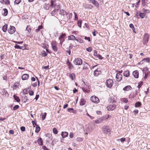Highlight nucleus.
<instances>
[{"label": "nucleus", "mask_w": 150, "mask_h": 150, "mask_svg": "<svg viewBox=\"0 0 150 150\" xmlns=\"http://www.w3.org/2000/svg\"><path fill=\"white\" fill-rule=\"evenodd\" d=\"M115 102H113L112 103L109 105L107 108L108 110H113L116 108V105L115 104Z\"/></svg>", "instance_id": "obj_1"}, {"label": "nucleus", "mask_w": 150, "mask_h": 150, "mask_svg": "<svg viewBox=\"0 0 150 150\" xmlns=\"http://www.w3.org/2000/svg\"><path fill=\"white\" fill-rule=\"evenodd\" d=\"M106 84L108 87L110 88L112 86L113 84V81L111 79H108L106 81Z\"/></svg>", "instance_id": "obj_2"}, {"label": "nucleus", "mask_w": 150, "mask_h": 150, "mask_svg": "<svg viewBox=\"0 0 150 150\" xmlns=\"http://www.w3.org/2000/svg\"><path fill=\"white\" fill-rule=\"evenodd\" d=\"M102 131L105 133L110 134V129L108 126H104L102 128Z\"/></svg>", "instance_id": "obj_3"}, {"label": "nucleus", "mask_w": 150, "mask_h": 150, "mask_svg": "<svg viewBox=\"0 0 150 150\" xmlns=\"http://www.w3.org/2000/svg\"><path fill=\"white\" fill-rule=\"evenodd\" d=\"M74 63L76 65H81L82 64V61L80 58H76L74 61Z\"/></svg>", "instance_id": "obj_4"}, {"label": "nucleus", "mask_w": 150, "mask_h": 150, "mask_svg": "<svg viewBox=\"0 0 150 150\" xmlns=\"http://www.w3.org/2000/svg\"><path fill=\"white\" fill-rule=\"evenodd\" d=\"M66 37V35L65 33H62L59 38V39L60 40V44L61 45H62L63 42L64 41V38Z\"/></svg>", "instance_id": "obj_5"}, {"label": "nucleus", "mask_w": 150, "mask_h": 150, "mask_svg": "<svg viewBox=\"0 0 150 150\" xmlns=\"http://www.w3.org/2000/svg\"><path fill=\"white\" fill-rule=\"evenodd\" d=\"M91 100L93 103H98L99 101V99L95 96H92L91 97Z\"/></svg>", "instance_id": "obj_6"}, {"label": "nucleus", "mask_w": 150, "mask_h": 150, "mask_svg": "<svg viewBox=\"0 0 150 150\" xmlns=\"http://www.w3.org/2000/svg\"><path fill=\"white\" fill-rule=\"evenodd\" d=\"M84 131L85 132H86L85 134H87L88 132H90L92 131V129L90 126L86 125L84 128Z\"/></svg>", "instance_id": "obj_7"}, {"label": "nucleus", "mask_w": 150, "mask_h": 150, "mask_svg": "<svg viewBox=\"0 0 150 150\" xmlns=\"http://www.w3.org/2000/svg\"><path fill=\"white\" fill-rule=\"evenodd\" d=\"M101 73V69L99 67H98L95 69L93 72V75L95 76H97Z\"/></svg>", "instance_id": "obj_8"}, {"label": "nucleus", "mask_w": 150, "mask_h": 150, "mask_svg": "<svg viewBox=\"0 0 150 150\" xmlns=\"http://www.w3.org/2000/svg\"><path fill=\"white\" fill-rule=\"evenodd\" d=\"M15 27L12 26H11L10 28L8 30V33L10 34H13L15 32Z\"/></svg>", "instance_id": "obj_9"}, {"label": "nucleus", "mask_w": 150, "mask_h": 150, "mask_svg": "<svg viewBox=\"0 0 150 150\" xmlns=\"http://www.w3.org/2000/svg\"><path fill=\"white\" fill-rule=\"evenodd\" d=\"M149 35L148 34H145L144 38V44H146L148 41Z\"/></svg>", "instance_id": "obj_10"}, {"label": "nucleus", "mask_w": 150, "mask_h": 150, "mask_svg": "<svg viewBox=\"0 0 150 150\" xmlns=\"http://www.w3.org/2000/svg\"><path fill=\"white\" fill-rule=\"evenodd\" d=\"M116 78L117 81H120L122 78V75L119 73H117L116 76Z\"/></svg>", "instance_id": "obj_11"}, {"label": "nucleus", "mask_w": 150, "mask_h": 150, "mask_svg": "<svg viewBox=\"0 0 150 150\" xmlns=\"http://www.w3.org/2000/svg\"><path fill=\"white\" fill-rule=\"evenodd\" d=\"M59 14L62 15L64 17H65L67 16V13L65 11L62 10H60V11Z\"/></svg>", "instance_id": "obj_12"}, {"label": "nucleus", "mask_w": 150, "mask_h": 150, "mask_svg": "<svg viewBox=\"0 0 150 150\" xmlns=\"http://www.w3.org/2000/svg\"><path fill=\"white\" fill-rule=\"evenodd\" d=\"M103 121L102 117L99 118L94 121L97 124H100L102 123Z\"/></svg>", "instance_id": "obj_13"}, {"label": "nucleus", "mask_w": 150, "mask_h": 150, "mask_svg": "<svg viewBox=\"0 0 150 150\" xmlns=\"http://www.w3.org/2000/svg\"><path fill=\"white\" fill-rule=\"evenodd\" d=\"M137 90H136L135 92L131 93L129 96V98H132L135 97L137 95Z\"/></svg>", "instance_id": "obj_14"}, {"label": "nucleus", "mask_w": 150, "mask_h": 150, "mask_svg": "<svg viewBox=\"0 0 150 150\" xmlns=\"http://www.w3.org/2000/svg\"><path fill=\"white\" fill-rule=\"evenodd\" d=\"M68 40H75L76 41H78V39H76L75 37L73 35H71L70 36H69L68 37Z\"/></svg>", "instance_id": "obj_15"}, {"label": "nucleus", "mask_w": 150, "mask_h": 150, "mask_svg": "<svg viewBox=\"0 0 150 150\" xmlns=\"http://www.w3.org/2000/svg\"><path fill=\"white\" fill-rule=\"evenodd\" d=\"M132 74L136 78H137L139 77V73L138 71L137 70H135L133 72Z\"/></svg>", "instance_id": "obj_16"}, {"label": "nucleus", "mask_w": 150, "mask_h": 150, "mask_svg": "<svg viewBox=\"0 0 150 150\" xmlns=\"http://www.w3.org/2000/svg\"><path fill=\"white\" fill-rule=\"evenodd\" d=\"M29 77V76L28 74H24L22 76V79L23 80H26Z\"/></svg>", "instance_id": "obj_17"}, {"label": "nucleus", "mask_w": 150, "mask_h": 150, "mask_svg": "<svg viewBox=\"0 0 150 150\" xmlns=\"http://www.w3.org/2000/svg\"><path fill=\"white\" fill-rule=\"evenodd\" d=\"M55 42L54 41H53L52 43V48L54 51H57V47L55 45Z\"/></svg>", "instance_id": "obj_18"}, {"label": "nucleus", "mask_w": 150, "mask_h": 150, "mask_svg": "<svg viewBox=\"0 0 150 150\" xmlns=\"http://www.w3.org/2000/svg\"><path fill=\"white\" fill-rule=\"evenodd\" d=\"M0 2L3 4L8 5L9 4V2L8 0H1Z\"/></svg>", "instance_id": "obj_19"}, {"label": "nucleus", "mask_w": 150, "mask_h": 150, "mask_svg": "<svg viewBox=\"0 0 150 150\" xmlns=\"http://www.w3.org/2000/svg\"><path fill=\"white\" fill-rule=\"evenodd\" d=\"M111 117V116L109 115H106L102 117V118L103 120H107L108 118Z\"/></svg>", "instance_id": "obj_20"}, {"label": "nucleus", "mask_w": 150, "mask_h": 150, "mask_svg": "<svg viewBox=\"0 0 150 150\" xmlns=\"http://www.w3.org/2000/svg\"><path fill=\"white\" fill-rule=\"evenodd\" d=\"M132 87L130 86H127L123 88V90L125 91H128L131 90Z\"/></svg>", "instance_id": "obj_21"}, {"label": "nucleus", "mask_w": 150, "mask_h": 150, "mask_svg": "<svg viewBox=\"0 0 150 150\" xmlns=\"http://www.w3.org/2000/svg\"><path fill=\"white\" fill-rule=\"evenodd\" d=\"M68 133L67 132H62L61 135L63 138H65L68 136Z\"/></svg>", "instance_id": "obj_22"}, {"label": "nucleus", "mask_w": 150, "mask_h": 150, "mask_svg": "<svg viewBox=\"0 0 150 150\" xmlns=\"http://www.w3.org/2000/svg\"><path fill=\"white\" fill-rule=\"evenodd\" d=\"M124 75L126 77H128L129 76V71H124L123 73Z\"/></svg>", "instance_id": "obj_23"}, {"label": "nucleus", "mask_w": 150, "mask_h": 150, "mask_svg": "<svg viewBox=\"0 0 150 150\" xmlns=\"http://www.w3.org/2000/svg\"><path fill=\"white\" fill-rule=\"evenodd\" d=\"M86 103V101L83 98L81 99L80 104L81 105H85Z\"/></svg>", "instance_id": "obj_24"}, {"label": "nucleus", "mask_w": 150, "mask_h": 150, "mask_svg": "<svg viewBox=\"0 0 150 150\" xmlns=\"http://www.w3.org/2000/svg\"><path fill=\"white\" fill-rule=\"evenodd\" d=\"M91 3L93 4L96 7H98V2H95L94 0H89Z\"/></svg>", "instance_id": "obj_25"}, {"label": "nucleus", "mask_w": 150, "mask_h": 150, "mask_svg": "<svg viewBox=\"0 0 150 150\" xmlns=\"http://www.w3.org/2000/svg\"><path fill=\"white\" fill-rule=\"evenodd\" d=\"M50 5L49 4L46 3L44 6V8L45 10H47L49 9Z\"/></svg>", "instance_id": "obj_26"}, {"label": "nucleus", "mask_w": 150, "mask_h": 150, "mask_svg": "<svg viewBox=\"0 0 150 150\" xmlns=\"http://www.w3.org/2000/svg\"><path fill=\"white\" fill-rule=\"evenodd\" d=\"M3 12L2 13V14L3 16H6L8 13V11L7 10L6 8H4L3 9Z\"/></svg>", "instance_id": "obj_27"}, {"label": "nucleus", "mask_w": 150, "mask_h": 150, "mask_svg": "<svg viewBox=\"0 0 150 150\" xmlns=\"http://www.w3.org/2000/svg\"><path fill=\"white\" fill-rule=\"evenodd\" d=\"M46 115L47 113L46 112L42 113L41 114V115L42 116V120H43L45 119Z\"/></svg>", "instance_id": "obj_28"}, {"label": "nucleus", "mask_w": 150, "mask_h": 150, "mask_svg": "<svg viewBox=\"0 0 150 150\" xmlns=\"http://www.w3.org/2000/svg\"><path fill=\"white\" fill-rule=\"evenodd\" d=\"M56 5L55 1L53 0L51 1V6L52 7H55Z\"/></svg>", "instance_id": "obj_29"}, {"label": "nucleus", "mask_w": 150, "mask_h": 150, "mask_svg": "<svg viewBox=\"0 0 150 150\" xmlns=\"http://www.w3.org/2000/svg\"><path fill=\"white\" fill-rule=\"evenodd\" d=\"M67 74L68 75L69 74V77L72 80H73L74 79V77L75 76V75L74 74H71L70 73H69Z\"/></svg>", "instance_id": "obj_30"}, {"label": "nucleus", "mask_w": 150, "mask_h": 150, "mask_svg": "<svg viewBox=\"0 0 150 150\" xmlns=\"http://www.w3.org/2000/svg\"><path fill=\"white\" fill-rule=\"evenodd\" d=\"M7 25L5 24L2 27V29L4 32H5L7 30Z\"/></svg>", "instance_id": "obj_31"}, {"label": "nucleus", "mask_w": 150, "mask_h": 150, "mask_svg": "<svg viewBox=\"0 0 150 150\" xmlns=\"http://www.w3.org/2000/svg\"><path fill=\"white\" fill-rule=\"evenodd\" d=\"M43 141L42 139L40 138L38 139V144L40 145H43Z\"/></svg>", "instance_id": "obj_32"}, {"label": "nucleus", "mask_w": 150, "mask_h": 150, "mask_svg": "<svg viewBox=\"0 0 150 150\" xmlns=\"http://www.w3.org/2000/svg\"><path fill=\"white\" fill-rule=\"evenodd\" d=\"M57 10L56 9H55L52 11L51 13V14L52 16H54L57 12Z\"/></svg>", "instance_id": "obj_33"}, {"label": "nucleus", "mask_w": 150, "mask_h": 150, "mask_svg": "<svg viewBox=\"0 0 150 150\" xmlns=\"http://www.w3.org/2000/svg\"><path fill=\"white\" fill-rule=\"evenodd\" d=\"M19 86V83H15L13 85V89H15L17 88Z\"/></svg>", "instance_id": "obj_34"}, {"label": "nucleus", "mask_w": 150, "mask_h": 150, "mask_svg": "<svg viewBox=\"0 0 150 150\" xmlns=\"http://www.w3.org/2000/svg\"><path fill=\"white\" fill-rule=\"evenodd\" d=\"M40 127L38 125H37L35 128V132L36 133H38L40 131Z\"/></svg>", "instance_id": "obj_35"}, {"label": "nucleus", "mask_w": 150, "mask_h": 150, "mask_svg": "<svg viewBox=\"0 0 150 150\" xmlns=\"http://www.w3.org/2000/svg\"><path fill=\"white\" fill-rule=\"evenodd\" d=\"M31 28L30 25H28L26 27V30L28 31V32L30 33L31 30Z\"/></svg>", "instance_id": "obj_36"}, {"label": "nucleus", "mask_w": 150, "mask_h": 150, "mask_svg": "<svg viewBox=\"0 0 150 150\" xmlns=\"http://www.w3.org/2000/svg\"><path fill=\"white\" fill-rule=\"evenodd\" d=\"M145 15H146V14L144 13H142V12L140 13L139 14V16L141 18H143L144 17Z\"/></svg>", "instance_id": "obj_37"}, {"label": "nucleus", "mask_w": 150, "mask_h": 150, "mask_svg": "<svg viewBox=\"0 0 150 150\" xmlns=\"http://www.w3.org/2000/svg\"><path fill=\"white\" fill-rule=\"evenodd\" d=\"M13 96L15 100L17 102H19L20 101V100L18 97L16 96L15 95H14Z\"/></svg>", "instance_id": "obj_38"}, {"label": "nucleus", "mask_w": 150, "mask_h": 150, "mask_svg": "<svg viewBox=\"0 0 150 150\" xmlns=\"http://www.w3.org/2000/svg\"><path fill=\"white\" fill-rule=\"evenodd\" d=\"M76 140L77 141L81 142L83 140V138L82 137H77Z\"/></svg>", "instance_id": "obj_39"}, {"label": "nucleus", "mask_w": 150, "mask_h": 150, "mask_svg": "<svg viewBox=\"0 0 150 150\" xmlns=\"http://www.w3.org/2000/svg\"><path fill=\"white\" fill-rule=\"evenodd\" d=\"M53 132L55 134H57L58 133V131L57 129L55 128H54L53 129Z\"/></svg>", "instance_id": "obj_40"}, {"label": "nucleus", "mask_w": 150, "mask_h": 150, "mask_svg": "<svg viewBox=\"0 0 150 150\" xmlns=\"http://www.w3.org/2000/svg\"><path fill=\"white\" fill-rule=\"evenodd\" d=\"M14 47L15 48L17 49H21L22 47H21L19 46V45L17 44H16Z\"/></svg>", "instance_id": "obj_41"}, {"label": "nucleus", "mask_w": 150, "mask_h": 150, "mask_svg": "<svg viewBox=\"0 0 150 150\" xmlns=\"http://www.w3.org/2000/svg\"><path fill=\"white\" fill-rule=\"evenodd\" d=\"M141 105V103L139 102H137L135 104V106L136 107H138L139 106Z\"/></svg>", "instance_id": "obj_42"}, {"label": "nucleus", "mask_w": 150, "mask_h": 150, "mask_svg": "<svg viewBox=\"0 0 150 150\" xmlns=\"http://www.w3.org/2000/svg\"><path fill=\"white\" fill-rule=\"evenodd\" d=\"M77 24L78 26L80 27H81V21H79L77 22Z\"/></svg>", "instance_id": "obj_43"}, {"label": "nucleus", "mask_w": 150, "mask_h": 150, "mask_svg": "<svg viewBox=\"0 0 150 150\" xmlns=\"http://www.w3.org/2000/svg\"><path fill=\"white\" fill-rule=\"evenodd\" d=\"M86 8L91 9L93 8V6L91 5L87 4L86 6L85 7Z\"/></svg>", "instance_id": "obj_44"}, {"label": "nucleus", "mask_w": 150, "mask_h": 150, "mask_svg": "<svg viewBox=\"0 0 150 150\" xmlns=\"http://www.w3.org/2000/svg\"><path fill=\"white\" fill-rule=\"evenodd\" d=\"M42 28V26H39L38 27V28L36 30V32H38Z\"/></svg>", "instance_id": "obj_45"}, {"label": "nucleus", "mask_w": 150, "mask_h": 150, "mask_svg": "<svg viewBox=\"0 0 150 150\" xmlns=\"http://www.w3.org/2000/svg\"><path fill=\"white\" fill-rule=\"evenodd\" d=\"M143 60H145L146 62H149L150 61V58L149 57H148L147 58H144L143 59Z\"/></svg>", "instance_id": "obj_46"}, {"label": "nucleus", "mask_w": 150, "mask_h": 150, "mask_svg": "<svg viewBox=\"0 0 150 150\" xmlns=\"http://www.w3.org/2000/svg\"><path fill=\"white\" fill-rule=\"evenodd\" d=\"M19 107V106L18 105H15L13 108V110H15L16 109H18Z\"/></svg>", "instance_id": "obj_47"}, {"label": "nucleus", "mask_w": 150, "mask_h": 150, "mask_svg": "<svg viewBox=\"0 0 150 150\" xmlns=\"http://www.w3.org/2000/svg\"><path fill=\"white\" fill-rule=\"evenodd\" d=\"M67 110L68 112H73V113H74V112L72 111H73L74 110L73 108H69L67 109Z\"/></svg>", "instance_id": "obj_48"}, {"label": "nucleus", "mask_w": 150, "mask_h": 150, "mask_svg": "<svg viewBox=\"0 0 150 150\" xmlns=\"http://www.w3.org/2000/svg\"><path fill=\"white\" fill-rule=\"evenodd\" d=\"M95 2H98V6H99V5L100 3H101L102 0H94Z\"/></svg>", "instance_id": "obj_49"}, {"label": "nucleus", "mask_w": 150, "mask_h": 150, "mask_svg": "<svg viewBox=\"0 0 150 150\" xmlns=\"http://www.w3.org/2000/svg\"><path fill=\"white\" fill-rule=\"evenodd\" d=\"M86 50L88 52H90L92 51V48L91 47H89L87 48Z\"/></svg>", "instance_id": "obj_50"}, {"label": "nucleus", "mask_w": 150, "mask_h": 150, "mask_svg": "<svg viewBox=\"0 0 150 150\" xmlns=\"http://www.w3.org/2000/svg\"><path fill=\"white\" fill-rule=\"evenodd\" d=\"M21 2V0H15L14 3L16 4H18Z\"/></svg>", "instance_id": "obj_51"}, {"label": "nucleus", "mask_w": 150, "mask_h": 150, "mask_svg": "<svg viewBox=\"0 0 150 150\" xmlns=\"http://www.w3.org/2000/svg\"><path fill=\"white\" fill-rule=\"evenodd\" d=\"M96 57L100 59H102L103 58V57L102 56L99 54H98Z\"/></svg>", "instance_id": "obj_52"}, {"label": "nucleus", "mask_w": 150, "mask_h": 150, "mask_svg": "<svg viewBox=\"0 0 150 150\" xmlns=\"http://www.w3.org/2000/svg\"><path fill=\"white\" fill-rule=\"evenodd\" d=\"M98 54H97V51H96V50H94V54H93V55H94V56H96V57H97V56L98 55Z\"/></svg>", "instance_id": "obj_53"}, {"label": "nucleus", "mask_w": 150, "mask_h": 150, "mask_svg": "<svg viewBox=\"0 0 150 150\" xmlns=\"http://www.w3.org/2000/svg\"><path fill=\"white\" fill-rule=\"evenodd\" d=\"M142 82H139L138 84V87L139 88L141 87V86L142 85Z\"/></svg>", "instance_id": "obj_54"}, {"label": "nucleus", "mask_w": 150, "mask_h": 150, "mask_svg": "<svg viewBox=\"0 0 150 150\" xmlns=\"http://www.w3.org/2000/svg\"><path fill=\"white\" fill-rule=\"evenodd\" d=\"M74 134L73 132H71L69 134V136L71 138H72L73 137Z\"/></svg>", "instance_id": "obj_55"}, {"label": "nucleus", "mask_w": 150, "mask_h": 150, "mask_svg": "<svg viewBox=\"0 0 150 150\" xmlns=\"http://www.w3.org/2000/svg\"><path fill=\"white\" fill-rule=\"evenodd\" d=\"M21 129L22 131H24L25 130V128L24 127L22 126L21 127Z\"/></svg>", "instance_id": "obj_56"}, {"label": "nucleus", "mask_w": 150, "mask_h": 150, "mask_svg": "<svg viewBox=\"0 0 150 150\" xmlns=\"http://www.w3.org/2000/svg\"><path fill=\"white\" fill-rule=\"evenodd\" d=\"M122 101L125 103H127L128 102V100L126 98H124L123 99Z\"/></svg>", "instance_id": "obj_57"}, {"label": "nucleus", "mask_w": 150, "mask_h": 150, "mask_svg": "<svg viewBox=\"0 0 150 150\" xmlns=\"http://www.w3.org/2000/svg\"><path fill=\"white\" fill-rule=\"evenodd\" d=\"M129 27L133 29L134 28V27L132 23H130L129 24Z\"/></svg>", "instance_id": "obj_58"}, {"label": "nucleus", "mask_w": 150, "mask_h": 150, "mask_svg": "<svg viewBox=\"0 0 150 150\" xmlns=\"http://www.w3.org/2000/svg\"><path fill=\"white\" fill-rule=\"evenodd\" d=\"M34 92L32 91H31L29 92V94L30 96H32L33 95Z\"/></svg>", "instance_id": "obj_59"}, {"label": "nucleus", "mask_w": 150, "mask_h": 150, "mask_svg": "<svg viewBox=\"0 0 150 150\" xmlns=\"http://www.w3.org/2000/svg\"><path fill=\"white\" fill-rule=\"evenodd\" d=\"M74 14L75 16V20H78V18L77 16L76 13L75 12H74Z\"/></svg>", "instance_id": "obj_60"}, {"label": "nucleus", "mask_w": 150, "mask_h": 150, "mask_svg": "<svg viewBox=\"0 0 150 150\" xmlns=\"http://www.w3.org/2000/svg\"><path fill=\"white\" fill-rule=\"evenodd\" d=\"M126 139L125 138H122L120 139V141L121 142H124L125 141Z\"/></svg>", "instance_id": "obj_61"}, {"label": "nucleus", "mask_w": 150, "mask_h": 150, "mask_svg": "<svg viewBox=\"0 0 150 150\" xmlns=\"http://www.w3.org/2000/svg\"><path fill=\"white\" fill-rule=\"evenodd\" d=\"M86 115L89 116L91 119H94V117L93 116H91L88 113H87Z\"/></svg>", "instance_id": "obj_62"}, {"label": "nucleus", "mask_w": 150, "mask_h": 150, "mask_svg": "<svg viewBox=\"0 0 150 150\" xmlns=\"http://www.w3.org/2000/svg\"><path fill=\"white\" fill-rule=\"evenodd\" d=\"M85 39L86 40H88V41H90V38L89 37H85Z\"/></svg>", "instance_id": "obj_63"}, {"label": "nucleus", "mask_w": 150, "mask_h": 150, "mask_svg": "<svg viewBox=\"0 0 150 150\" xmlns=\"http://www.w3.org/2000/svg\"><path fill=\"white\" fill-rule=\"evenodd\" d=\"M42 148L44 150H49V149L45 146H42Z\"/></svg>", "instance_id": "obj_64"}]
</instances>
